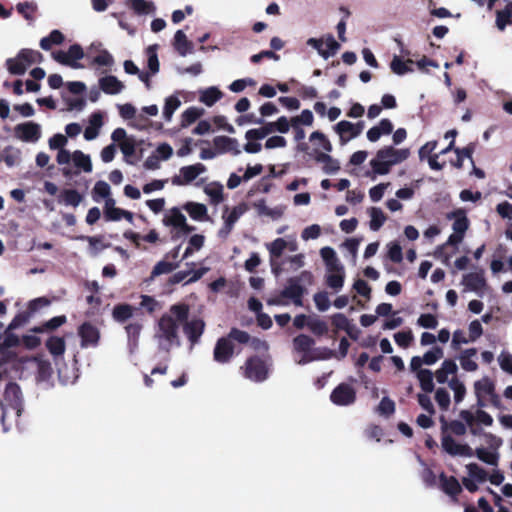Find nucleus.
<instances>
[{
    "label": "nucleus",
    "mask_w": 512,
    "mask_h": 512,
    "mask_svg": "<svg viewBox=\"0 0 512 512\" xmlns=\"http://www.w3.org/2000/svg\"><path fill=\"white\" fill-rule=\"evenodd\" d=\"M441 447L453 457L471 458L475 456V451L470 445L455 440L445 431L442 432Z\"/></svg>",
    "instance_id": "7"
},
{
    "label": "nucleus",
    "mask_w": 512,
    "mask_h": 512,
    "mask_svg": "<svg viewBox=\"0 0 512 512\" xmlns=\"http://www.w3.org/2000/svg\"><path fill=\"white\" fill-rule=\"evenodd\" d=\"M185 211L189 216L196 221H207L208 220V209L207 207L198 202H188L184 205Z\"/></svg>",
    "instance_id": "35"
},
{
    "label": "nucleus",
    "mask_w": 512,
    "mask_h": 512,
    "mask_svg": "<svg viewBox=\"0 0 512 512\" xmlns=\"http://www.w3.org/2000/svg\"><path fill=\"white\" fill-rule=\"evenodd\" d=\"M476 356V348H468L463 350L458 356L461 368L467 372H475L478 369V364L475 360Z\"/></svg>",
    "instance_id": "32"
},
{
    "label": "nucleus",
    "mask_w": 512,
    "mask_h": 512,
    "mask_svg": "<svg viewBox=\"0 0 512 512\" xmlns=\"http://www.w3.org/2000/svg\"><path fill=\"white\" fill-rule=\"evenodd\" d=\"M241 369L244 371V376L247 379L254 382H262L268 377L269 363L267 360L251 357Z\"/></svg>",
    "instance_id": "8"
},
{
    "label": "nucleus",
    "mask_w": 512,
    "mask_h": 512,
    "mask_svg": "<svg viewBox=\"0 0 512 512\" xmlns=\"http://www.w3.org/2000/svg\"><path fill=\"white\" fill-rule=\"evenodd\" d=\"M136 139L131 136L126 141L122 142L121 145H119V148L124 156V160L128 164H132L130 158L135 154L136 151Z\"/></svg>",
    "instance_id": "57"
},
{
    "label": "nucleus",
    "mask_w": 512,
    "mask_h": 512,
    "mask_svg": "<svg viewBox=\"0 0 512 512\" xmlns=\"http://www.w3.org/2000/svg\"><path fill=\"white\" fill-rule=\"evenodd\" d=\"M356 392L354 388L348 384L338 385L331 393V401L339 406H347L354 403Z\"/></svg>",
    "instance_id": "19"
},
{
    "label": "nucleus",
    "mask_w": 512,
    "mask_h": 512,
    "mask_svg": "<svg viewBox=\"0 0 512 512\" xmlns=\"http://www.w3.org/2000/svg\"><path fill=\"white\" fill-rule=\"evenodd\" d=\"M162 222L165 226L172 227L177 235L187 234L194 230V227L188 225L185 215L176 207L169 209L164 214Z\"/></svg>",
    "instance_id": "10"
},
{
    "label": "nucleus",
    "mask_w": 512,
    "mask_h": 512,
    "mask_svg": "<svg viewBox=\"0 0 512 512\" xmlns=\"http://www.w3.org/2000/svg\"><path fill=\"white\" fill-rule=\"evenodd\" d=\"M448 218L454 219V222L452 225L453 233L449 236L446 244L458 245L463 240L464 234L468 229V219L462 210L448 214Z\"/></svg>",
    "instance_id": "13"
},
{
    "label": "nucleus",
    "mask_w": 512,
    "mask_h": 512,
    "mask_svg": "<svg viewBox=\"0 0 512 512\" xmlns=\"http://www.w3.org/2000/svg\"><path fill=\"white\" fill-rule=\"evenodd\" d=\"M204 111L198 107H189L181 115L182 126L187 127L203 115Z\"/></svg>",
    "instance_id": "56"
},
{
    "label": "nucleus",
    "mask_w": 512,
    "mask_h": 512,
    "mask_svg": "<svg viewBox=\"0 0 512 512\" xmlns=\"http://www.w3.org/2000/svg\"><path fill=\"white\" fill-rule=\"evenodd\" d=\"M333 129L338 134L340 143L344 145L361 134L364 129V123H352L342 120L338 122Z\"/></svg>",
    "instance_id": "15"
},
{
    "label": "nucleus",
    "mask_w": 512,
    "mask_h": 512,
    "mask_svg": "<svg viewBox=\"0 0 512 512\" xmlns=\"http://www.w3.org/2000/svg\"><path fill=\"white\" fill-rule=\"evenodd\" d=\"M111 188L109 184L105 181H97L92 190L93 200L99 202L101 199L107 201L108 199H112L110 197Z\"/></svg>",
    "instance_id": "48"
},
{
    "label": "nucleus",
    "mask_w": 512,
    "mask_h": 512,
    "mask_svg": "<svg viewBox=\"0 0 512 512\" xmlns=\"http://www.w3.org/2000/svg\"><path fill=\"white\" fill-rule=\"evenodd\" d=\"M233 354V342L226 337L218 339L213 351L214 360L218 363L224 364L231 360Z\"/></svg>",
    "instance_id": "22"
},
{
    "label": "nucleus",
    "mask_w": 512,
    "mask_h": 512,
    "mask_svg": "<svg viewBox=\"0 0 512 512\" xmlns=\"http://www.w3.org/2000/svg\"><path fill=\"white\" fill-rule=\"evenodd\" d=\"M99 87L104 93L109 95H117L125 88L124 84L113 75L101 77L99 79Z\"/></svg>",
    "instance_id": "28"
},
{
    "label": "nucleus",
    "mask_w": 512,
    "mask_h": 512,
    "mask_svg": "<svg viewBox=\"0 0 512 512\" xmlns=\"http://www.w3.org/2000/svg\"><path fill=\"white\" fill-rule=\"evenodd\" d=\"M134 308L128 304H120L113 308L112 316L117 322H124L133 316Z\"/></svg>",
    "instance_id": "49"
},
{
    "label": "nucleus",
    "mask_w": 512,
    "mask_h": 512,
    "mask_svg": "<svg viewBox=\"0 0 512 512\" xmlns=\"http://www.w3.org/2000/svg\"><path fill=\"white\" fill-rule=\"evenodd\" d=\"M223 97V93L215 86L199 90V101L211 107Z\"/></svg>",
    "instance_id": "36"
},
{
    "label": "nucleus",
    "mask_w": 512,
    "mask_h": 512,
    "mask_svg": "<svg viewBox=\"0 0 512 512\" xmlns=\"http://www.w3.org/2000/svg\"><path fill=\"white\" fill-rule=\"evenodd\" d=\"M2 424L7 430L6 421H16L22 411V397L18 385L10 383L7 385L3 399L1 400Z\"/></svg>",
    "instance_id": "4"
},
{
    "label": "nucleus",
    "mask_w": 512,
    "mask_h": 512,
    "mask_svg": "<svg viewBox=\"0 0 512 512\" xmlns=\"http://www.w3.org/2000/svg\"><path fill=\"white\" fill-rule=\"evenodd\" d=\"M478 437H480L481 443L474 449L475 456L480 461L496 467L500 458L499 449L503 444L502 438L492 433L482 431H480Z\"/></svg>",
    "instance_id": "3"
},
{
    "label": "nucleus",
    "mask_w": 512,
    "mask_h": 512,
    "mask_svg": "<svg viewBox=\"0 0 512 512\" xmlns=\"http://www.w3.org/2000/svg\"><path fill=\"white\" fill-rule=\"evenodd\" d=\"M494 387L493 381L488 376H484L474 383V392L480 406L483 405V401L487 397L493 394Z\"/></svg>",
    "instance_id": "25"
},
{
    "label": "nucleus",
    "mask_w": 512,
    "mask_h": 512,
    "mask_svg": "<svg viewBox=\"0 0 512 512\" xmlns=\"http://www.w3.org/2000/svg\"><path fill=\"white\" fill-rule=\"evenodd\" d=\"M476 411H470V410H462L460 412V418L465 423V425L469 428L470 433L473 436L480 435V429L476 427L477 420L475 418Z\"/></svg>",
    "instance_id": "51"
},
{
    "label": "nucleus",
    "mask_w": 512,
    "mask_h": 512,
    "mask_svg": "<svg viewBox=\"0 0 512 512\" xmlns=\"http://www.w3.org/2000/svg\"><path fill=\"white\" fill-rule=\"evenodd\" d=\"M206 167L202 163L183 166L179 169L177 175L172 178V183L178 186L191 184L198 176L206 172Z\"/></svg>",
    "instance_id": "14"
},
{
    "label": "nucleus",
    "mask_w": 512,
    "mask_h": 512,
    "mask_svg": "<svg viewBox=\"0 0 512 512\" xmlns=\"http://www.w3.org/2000/svg\"><path fill=\"white\" fill-rule=\"evenodd\" d=\"M184 332L187 335L192 345L197 343L201 335L203 334L205 323L203 320L195 318L190 321H185L183 324Z\"/></svg>",
    "instance_id": "26"
},
{
    "label": "nucleus",
    "mask_w": 512,
    "mask_h": 512,
    "mask_svg": "<svg viewBox=\"0 0 512 512\" xmlns=\"http://www.w3.org/2000/svg\"><path fill=\"white\" fill-rule=\"evenodd\" d=\"M56 162L58 165L63 166L62 173L65 176L71 175V169L68 167L71 162L77 169L85 173H90L93 169L91 157L81 150L73 152L61 151L57 153Z\"/></svg>",
    "instance_id": "5"
},
{
    "label": "nucleus",
    "mask_w": 512,
    "mask_h": 512,
    "mask_svg": "<svg viewBox=\"0 0 512 512\" xmlns=\"http://www.w3.org/2000/svg\"><path fill=\"white\" fill-rule=\"evenodd\" d=\"M204 193L208 196L211 204L218 205L223 201V186L217 182H211L205 185Z\"/></svg>",
    "instance_id": "44"
},
{
    "label": "nucleus",
    "mask_w": 512,
    "mask_h": 512,
    "mask_svg": "<svg viewBox=\"0 0 512 512\" xmlns=\"http://www.w3.org/2000/svg\"><path fill=\"white\" fill-rule=\"evenodd\" d=\"M246 211L247 205L245 203H240L232 207L230 210L226 209L222 215L223 222H226L228 225L234 227L235 223Z\"/></svg>",
    "instance_id": "43"
},
{
    "label": "nucleus",
    "mask_w": 512,
    "mask_h": 512,
    "mask_svg": "<svg viewBox=\"0 0 512 512\" xmlns=\"http://www.w3.org/2000/svg\"><path fill=\"white\" fill-rule=\"evenodd\" d=\"M416 377L426 393H431L434 390L433 373L430 370L418 371Z\"/></svg>",
    "instance_id": "55"
},
{
    "label": "nucleus",
    "mask_w": 512,
    "mask_h": 512,
    "mask_svg": "<svg viewBox=\"0 0 512 512\" xmlns=\"http://www.w3.org/2000/svg\"><path fill=\"white\" fill-rule=\"evenodd\" d=\"M213 145L218 154L231 153L237 156L241 153L239 142L235 138L217 136L213 139Z\"/></svg>",
    "instance_id": "23"
},
{
    "label": "nucleus",
    "mask_w": 512,
    "mask_h": 512,
    "mask_svg": "<svg viewBox=\"0 0 512 512\" xmlns=\"http://www.w3.org/2000/svg\"><path fill=\"white\" fill-rule=\"evenodd\" d=\"M409 155L408 148L385 146L377 151L375 157L370 161V166L374 174L386 175L393 166L404 162Z\"/></svg>",
    "instance_id": "2"
},
{
    "label": "nucleus",
    "mask_w": 512,
    "mask_h": 512,
    "mask_svg": "<svg viewBox=\"0 0 512 512\" xmlns=\"http://www.w3.org/2000/svg\"><path fill=\"white\" fill-rule=\"evenodd\" d=\"M204 242H205V237L203 235L195 234V235L191 236L183 257L187 258L194 251L200 250L203 247Z\"/></svg>",
    "instance_id": "63"
},
{
    "label": "nucleus",
    "mask_w": 512,
    "mask_h": 512,
    "mask_svg": "<svg viewBox=\"0 0 512 512\" xmlns=\"http://www.w3.org/2000/svg\"><path fill=\"white\" fill-rule=\"evenodd\" d=\"M315 160L318 163L323 165V170L326 173H335L339 170L338 161L334 160L328 153H324L322 151L317 150V155L315 156Z\"/></svg>",
    "instance_id": "45"
},
{
    "label": "nucleus",
    "mask_w": 512,
    "mask_h": 512,
    "mask_svg": "<svg viewBox=\"0 0 512 512\" xmlns=\"http://www.w3.org/2000/svg\"><path fill=\"white\" fill-rule=\"evenodd\" d=\"M77 239L86 240L89 243V252L93 256L97 255L107 247V245L104 244L102 237L79 236Z\"/></svg>",
    "instance_id": "58"
},
{
    "label": "nucleus",
    "mask_w": 512,
    "mask_h": 512,
    "mask_svg": "<svg viewBox=\"0 0 512 512\" xmlns=\"http://www.w3.org/2000/svg\"><path fill=\"white\" fill-rule=\"evenodd\" d=\"M78 335L81 338V347H96L100 340V332L98 328L89 322L83 323L78 328Z\"/></svg>",
    "instance_id": "20"
},
{
    "label": "nucleus",
    "mask_w": 512,
    "mask_h": 512,
    "mask_svg": "<svg viewBox=\"0 0 512 512\" xmlns=\"http://www.w3.org/2000/svg\"><path fill=\"white\" fill-rule=\"evenodd\" d=\"M412 64V60H403L400 56L394 55L390 62V69L394 74L402 76L413 72Z\"/></svg>",
    "instance_id": "38"
},
{
    "label": "nucleus",
    "mask_w": 512,
    "mask_h": 512,
    "mask_svg": "<svg viewBox=\"0 0 512 512\" xmlns=\"http://www.w3.org/2000/svg\"><path fill=\"white\" fill-rule=\"evenodd\" d=\"M148 57L147 64L151 74H156L159 71V60L157 56V45H151L146 49Z\"/></svg>",
    "instance_id": "62"
},
{
    "label": "nucleus",
    "mask_w": 512,
    "mask_h": 512,
    "mask_svg": "<svg viewBox=\"0 0 512 512\" xmlns=\"http://www.w3.org/2000/svg\"><path fill=\"white\" fill-rule=\"evenodd\" d=\"M457 372L458 366L456 362L452 359H446L442 362L439 369L436 370L435 378L438 383H447L449 385V381L451 380V378L456 377Z\"/></svg>",
    "instance_id": "24"
},
{
    "label": "nucleus",
    "mask_w": 512,
    "mask_h": 512,
    "mask_svg": "<svg viewBox=\"0 0 512 512\" xmlns=\"http://www.w3.org/2000/svg\"><path fill=\"white\" fill-rule=\"evenodd\" d=\"M449 388L454 392V400L456 403H460L466 394L465 385L456 377L451 378L449 381Z\"/></svg>",
    "instance_id": "61"
},
{
    "label": "nucleus",
    "mask_w": 512,
    "mask_h": 512,
    "mask_svg": "<svg viewBox=\"0 0 512 512\" xmlns=\"http://www.w3.org/2000/svg\"><path fill=\"white\" fill-rule=\"evenodd\" d=\"M93 52L96 53L92 59L93 64L105 67H111L114 64L113 56L107 50L101 49V44H92L88 53L92 54Z\"/></svg>",
    "instance_id": "31"
},
{
    "label": "nucleus",
    "mask_w": 512,
    "mask_h": 512,
    "mask_svg": "<svg viewBox=\"0 0 512 512\" xmlns=\"http://www.w3.org/2000/svg\"><path fill=\"white\" fill-rule=\"evenodd\" d=\"M52 57L60 64L69 66L73 69L83 68L79 62L84 57L83 49L80 45L74 44L67 51H56Z\"/></svg>",
    "instance_id": "11"
},
{
    "label": "nucleus",
    "mask_w": 512,
    "mask_h": 512,
    "mask_svg": "<svg viewBox=\"0 0 512 512\" xmlns=\"http://www.w3.org/2000/svg\"><path fill=\"white\" fill-rule=\"evenodd\" d=\"M61 201L65 205L77 207L82 201V196L74 189H67L61 193Z\"/></svg>",
    "instance_id": "60"
},
{
    "label": "nucleus",
    "mask_w": 512,
    "mask_h": 512,
    "mask_svg": "<svg viewBox=\"0 0 512 512\" xmlns=\"http://www.w3.org/2000/svg\"><path fill=\"white\" fill-rule=\"evenodd\" d=\"M461 283L465 290L475 292L478 296H483L488 289L483 272L465 274Z\"/></svg>",
    "instance_id": "18"
},
{
    "label": "nucleus",
    "mask_w": 512,
    "mask_h": 512,
    "mask_svg": "<svg viewBox=\"0 0 512 512\" xmlns=\"http://www.w3.org/2000/svg\"><path fill=\"white\" fill-rule=\"evenodd\" d=\"M42 55L31 49H22L15 57L6 60V67L13 75H22L34 63H39Z\"/></svg>",
    "instance_id": "6"
},
{
    "label": "nucleus",
    "mask_w": 512,
    "mask_h": 512,
    "mask_svg": "<svg viewBox=\"0 0 512 512\" xmlns=\"http://www.w3.org/2000/svg\"><path fill=\"white\" fill-rule=\"evenodd\" d=\"M265 247L270 253V261L273 266L274 259L280 257L285 249H289L292 252L296 251L297 242L294 236H288L286 239L277 238L270 243H266Z\"/></svg>",
    "instance_id": "16"
},
{
    "label": "nucleus",
    "mask_w": 512,
    "mask_h": 512,
    "mask_svg": "<svg viewBox=\"0 0 512 512\" xmlns=\"http://www.w3.org/2000/svg\"><path fill=\"white\" fill-rule=\"evenodd\" d=\"M123 209L117 208L115 206L114 199H108L105 201L104 212L105 217L110 221H119L123 216Z\"/></svg>",
    "instance_id": "54"
},
{
    "label": "nucleus",
    "mask_w": 512,
    "mask_h": 512,
    "mask_svg": "<svg viewBox=\"0 0 512 512\" xmlns=\"http://www.w3.org/2000/svg\"><path fill=\"white\" fill-rule=\"evenodd\" d=\"M306 43L308 46L314 48L325 60L334 56L340 49V44L331 34H327L322 38H309Z\"/></svg>",
    "instance_id": "9"
},
{
    "label": "nucleus",
    "mask_w": 512,
    "mask_h": 512,
    "mask_svg": "<svg viewBox=\"0 0 512 512\" xmlns=\"http://www.w3.org/2000/svg\"><path fill=\"white\" fill-rule=\"evenodd\" d=\"M130 7L140 15L152 14L155 12V5L147 0H129Z\"/></svg>",
    "instance_id": "50"
},
{
    "label": "nucleus",
    "mask_w": 512,
    "mask_h": 512,
    "mask_svg": "<svg viewBox=\"0 0 512 512\" xmlns=\"http://www.w3.org/2000/svg\"><path fill=\"white\" fill-rule=\"evenodd\" d=\"M327 284L330 288L340 290L344 285L345 271L341 263L327 269Z\"/></svg>",
    "instance_id": "27"
},
{
    "label": "nucleus",
    "mask_w": 512,
    "mask_h": 512,
    "mask_svg": "<svg viewBox=\"0 0 512 512\" xmlns=\"http://www.w3.org/2000/svg\"><path fill=\"white\" fill-rule=\"evenodd\" d=\"M46 347L54 357L62 356L66 348L65 340L62 337H50L46 342Z\"/></svg>",
    "instance_id": "47"
},
{
    "label": "nucleus",
    "mask_w": 512,
    "mask_h": 512,
    "mask_svg": "<svg viewBox=\"0 0 512 512\" xmlns=\"http://www.w3.org/2000/svg\"><path fill=\"white\" fill-rule=\"evenodd\" d=\"M333 351L327 348H311L308 356H301L298 360V364H306L314 360H325L333 356Z\"/></svg>",
    "instance_id": "41"
},
{
    "label": "nucleus",
    "mask_w": 512,
    "mask_h": 512,
    "mask_svg": "<svg viewBox=\"0 0 512 512\" xmlns=\"http://www.w3.org/2000/svg\"><path fill=\"white\" fill-rule=\"evenodd\" d=\"M188 313L187 305L177 304L159 319L154 337L160 350L169 352L180 346L179 327L186 321Z\"/></svg>",
    "instance_id": "1"
},
{
    "label": "nucleus",
    "mask_w": 512,
    "mask_h": 512,
    "mask_svg": "<svg viewBox=\"0 0 512 512\" xmlns=\"http://www.w3.org/2000/svg\"><path fill=\"white\" fill-rule=\"evenodd\" d=\"M21 152L14 147H7L3 151V159L8 167L16 166L20 162Z\"/></svg>",
    "instance_id": "64"
},
{
    "label": "nucleus",
    "mask_w": 512,
    "mask_h": 512,
    "mask_svg": "<svg viewBox=\"0 0 512 512\" xmlns=\"http://www.w3.org/2000/svg\"><path fill=\"white\" fill-rule=\"evenodd\" d=\"M174 47L181 56H186L192 53L193 50L192 43L187 39L182 30L176 31L174 35Z\"/></svg>",
    "instance_id": "42"
},
{
    "label": "nucleus",
    "mask_w": 512,
    "mask_h": 512,
    "mask_svg": "<svg viewBox=\"0 0 512 512\" xmlns=\"http://www.w3.org/2000/svg\"><path fill=\"white\" fill-rule=\"evenodd\" d=\"M14 132L19 140L34 143L41 137V126L34 122H25L15 126Z\"/></svg>",
    "instance_id": "17"
},
{
    "label": "nucleus",
    "mask_w": 512,
    "mask_h": 512,
    "mask_svg": "<svg viewBox=\"0 0 512 512\" xmlns=\"http://www.w3.org/2000/svg\"><path fill=\"white\" fill-rule=\"evenodd\" d=\"M64 41V35L59 30H53L49 36L40 41V47L43 50H50L53 45H59Z\"/></svg>",
    "instance_id": "53"
},
{
    "label": "nucleus",
    "mask_w": 512,
    "mask_h": 512,
    "mask_svg": "<svg viewBox=\"0 0 512 512\" xmlns=\"http://www.w3.org/2000/svg\"><path fill=\"white\" fill-rule=\"evenodd\" d=\"M393 131V124L389 119H382L377 125L367 131V139L377 142L382 136L389 135Z\"/></svg>",
    "instance_id": "29"
},
{
    "label": "nucleus",
    "mask_w": 512,
    "mask_h": 512,
    "mask_svg": "<svg viewBox=\"0 0 512 512\" xmlns=\"http://www.w3.org/2000/svg\"><path fill=\"white\" fill-rule=\"evenodd\" d=\"M104 113L97 111L88 118V124L84 129L83 136L86 141L95 140L101 133L104 126Z\"/></svg>",
    "instance_id": "21"
},
{
    "label": "nucleus",
    "mask_w": 512,
    "mask_h": 512,
    "mask_svg": "<svg viewBox=\"0 0 512 512\" xmlns=\"http://www.w3.org/2000/svg\"><path fill=\"white\" fill-rule=\"evenodd\" d=\"M512 19V2L506 4L505 8L496 12V26L503 31Z\"/></svg>",
    "instance_id": "46"
},
{
    "label": "nucleus",
    "mask_w": 512,
    "mask_h": 512,
    "mask_svg": "<svg viewBox=\"0 0 512 512\" xmlns=\"http://www.w3.org/2000/svg\"><path fill=\"white\" fill-rule=\"evenodd\" d=\"M310 142L314 147V157L317 155V150L322 151L324 153H329L332 151V144L325 134L319 131H314L310 134L309 137Z\"/></svg>",
    "instance_id": "34"
},
{
    "label": "nucleus",
    "mask_w": 512,
    "mask_h": 512,
    "mask_svg": "<svg viewBox=\"0 0 512 512\" xmlns=\"http://www.w3.org/2000/svg\"><path fill=\"white\" fill-rule=\"evenodd\" d=\"M313 345H314V340L307 335L301 334V335H298L297 337H295L293 339V349H294L295 353L297 354L296 361L301 356H308Z\"/></svg>",
    "instance_id": "33"
},
{
    "label": "nucleus",
    "mask_w": 512,
    "mask_h": 512,
    "mask_svg": "<svg viewBox=\"0 0 512 512\" xmlns=\"http://www.w3.org/2000/svg\"><path fill=\"white\" fill-rule=\"evenodd\" d=\"M442 421V432H447V430H450L451 433L457 436H463L466 434L468 427L465 425V423L461 420H454L450 423H447L443 418Z\"/></svg>",
    "instance_id": "52"
},
{
    "label": "nucleus",
    "mask_w": 512,
    "mask_h": 512,
    "mask_svg": "<svg viewBox=\"0 0 512 512\" xmlns=\"http://www.w3.org/2000/svg\"><path fill=\"white\" fill-rule=\"evenodd\" d=\"M254 208L257 210L259 215L270 217L273 220L281 218L284 215L286 209L284 205L269 207L265 200H258L255 202Z\"/></svg>",
    "instance_id": "30"
},
{
    "label": "nucleus",
    "mask_w": 512,
    "mask_h": 512,
    "mask_svg": "<svg viewBox=\"0 0 512 512\" xmlns=\"http://www.w3.org/2000/svg\"><path fill=\"white\" fill-rule=\"evenodd\" d=\"M367 214L370 217L369 228L372 231H378L387 220V216L379 207L368 208Z\"/></svg>",
    "instance_id": "40"
},
{
    "label": "nucleus",
    "mask_w": 512,
    "mask_h": 512,
    "mask_svg": "<svg viewBox=\"0 0 512 512\" xmlns=\"http://www.w3.org/2000/svg\"><path fill=\"white\" fill-rule=\"evenodd\" d=\"M466 472L467 475L463 477L462 483L470 492L477 491L479 485L485 483L488 477V473L475 463L466 465Z\"/></svg>",
    "instance_id": "12"
},
{
    "label": "nucleus",
    "mask_w": 512,
    "mask_h": 512,
    "mask_svg": "<svg viewBox=\"0 0 512 512\" xmlns=\"http://www.w3.org/2000/svg\"><path fill=\"white\" fill-rule=\"evenodd\" d=\"M441 485L445 493L454 496L461 491V486L458 480L454 477H441Z\"/></svg>",
    "instance_id": "59"
},
{
    "label": "nucleus",
    "mask_w": 512,
    "mask_h": 512,
    "mask_svg": "<svg viewBox=\"0 0 512 512\" xmlns=\"http://www.w3.org/2000/svg\"><path fill=\"white\" fill-rule=\"evenodd\" d=\"M181 106V100L179 93H175L165 98L163 107V118L165 121L170 122L172 120L174 112Z\"/></svg>",
    "instance_id": "39"
},
{
    "label": "nucleus",
    "mask_w": 512,
    "mask_h": 512,
    "mask_svg": "<svg viewBox=\"0 0 512 512\" xmlns=\"http://www.w3.org/2000/svg\"><path fill=\"white\" fill-rule=\"evenodd\" d=\"M303 288L298 283L291 281L289 285L282 291L283 296H285L286 299H290L296 306H302V295H303Z\"/></svg>",
    "instance_id": "37"
}]
</instances>
